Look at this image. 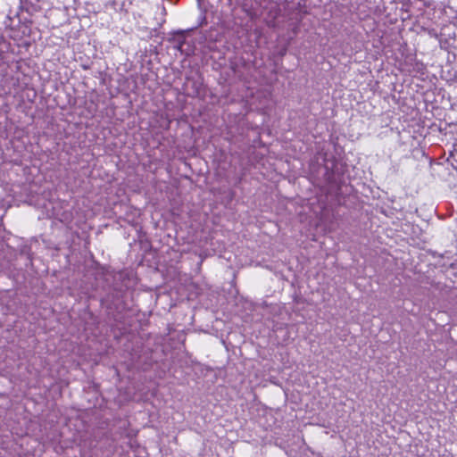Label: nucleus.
<instances>
[{
	"label": "nucleus",
	"mask_w": 457,
	"mask_h": 457,
	"mask_svg": "<svg viewBox=\"0 0 457 457\" xmlns=\"http://www.w3.org/2000/svg\"><path fill=\"white\" fill-rule=\"evenodd\" d=\"M446 162L453 168L455 169V166H454V154L453 152H450V155L449 157L447 158Z\"/></svg>",
	"instance_id": "obj_1"
}]
</instances>
